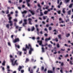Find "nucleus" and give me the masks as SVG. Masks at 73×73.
<instances>
[{"label": "nucleus", "instance_id": "nucleus-33", "mask_svg": "<svg viewBox=\"0 0 73 73\" xmlns=\"http://www.w3.org/2000/svg\"><path fill=\"white\" fill-rule=\"evenodd\" d=\"M72 5H73V4H71L69 5V8H72Z\"/></svg>", "mask_w": 73, "mask_h": 73}, {"label": "nucleus", "instance_id": "nucleus-8", "mask_svg": "<svg viewBox=\"0 0 73 73\" xmlns=\"http://www.w3.org/2000/svg\"><path fill=\"white\" fill-rule=\"evenodd\" d=\"M31 67L29 68L28 70L29 72H30V73H33V70L31 69Z\"/></svg>", "mask_w": 73, "mask_h": 73}, {"label": "nucleus", "instance_id": "nucleus-44", "mask_svg": "<svg viewBox=\"0 0 73 73\" xmlns=\"http://www.w3.org/2000/svg\"><path fill=\"white\" fill-rule=\"evenodd\" d=\"M57 12L58 14H60V13H61V11L60 10L58 11H57Z\"/></svg>", "mask_w": 73, "mask_h": 73}, {"label": "nucleus", "instance_id": "nucleus-16", "mask_svg": "<svg viewBox=\"0 0 73 73\" xmlns=\"http://www.w3.org/2000/svg\"><path fill=\"white\" fill-rule=\"evenodd\" d=\"M52 72H53V73H54V72H55V67H53L52 68Z\"/></svg>", "mask_w": 73, "mask_h": 73}, {"label": "nucleus", "instance_id": "nucleus-29", "mask_svg": "<svg viewBox=\"0 0 73 73\" xmlns=\"http://www.w3.org/2000/svg\"><path fill=\"white\" fill-rule=\"evenodd\" d=\"M5 60H4L2 63V65H3V66H4L5 65Z\"/></svg>", "mask_w": 73, "mask_h": 73}, {"label": "nucleus", "instance_id": "nucleus-19", "mask_svg": "<svg viewBox=\"0 0 73 73\" xmlns=\"http://www.w3.org/2000/svg\"><path fill=\"white\" fill-rule=\"evenodd\" d=\"M47 72L48 73H53V72L51 70H48Z\"/></svg>", "mask_w": 73, "mask_h": 73}, {"label": "nucleus", "instance_id": "nucleus-15", "mask_svg": "<svg viewBox=\"0 0 73 73\" xmlns=\"http://www.w3.org/2000/svg\"><path fill=\"white\" fill-rule=\"evenodd\" d=\"M9 23H10V26H11V27H12V26L13 25V24H12V21H9Z\"/></svg>", "mask_w": 73, "mask_h": 73}, {"label": "nucleus", "instance_id": "nucleus-40", "mask_svg": "<svg viewBox=\"0 0 73 73\" xmlns=\"http://www.w3.org/2000/svg\"><path fill=\"white\" fill-rule=\"evenodd\" d=\"M53 8H50V9H48V11H50V10H53Z\"/></svg>", "mask_w": 73, "mask_h": 73}, {"label": "nucleus", "instance_id": "nucleus-31", "mask_svg": "<svg viewBox=\"0 0 73 73\" xmlns=\"http://www.w3.org/2000/svg\"><path fill=\"white\" fill-rule=\"evenodd\" d=\"M48 46L49 48H52V45L50 44H49Z\"/></svg>", "mask_w": 73, "mask_h": 73}, {"label": "nucleus", "instance_id": "nucleus-53", "mask_svg": "<svg viewBox=\"0 0 73 73\" xmlns=\"http://www.w3.org/2000/svg\"><path fill=\"white\" fill-rule=\"evenodd\" d=\"M61 66H63L64 65V63L63 62H62L61 64Z\"/></svg>", "mask_w": 73, "mask_h": 73}, {"label": "nucleus", "instance_id": "nucleus-28", "mask_svg": "<svg viewBox=\"0 0 73 73\" xmlns=\"http://www.w3.org/2000/svg\"><path fill=\"white\" fill-rule=\"evenodd\" d=\"M27 13V11L26 10H25L23 12H22V13Z\"/></svg>", "mask_w": 73, "mask_h": 73}, {"label": "nucleus", "instance_id": "nucleus-52", "mask_svg": "<svg viewBox=\"0 0 73 73\" xmlns=\"http://www.w3.org/2000/svg\"><path fill=\"white\" fill-rule=\"evenodd\" d=\"M61 50L62 51H65V49H63L62 48L61 49Z\"/></svg>", "mask_w": 73, "mask_h": 73}, {"label": "nucleus", "instance_id": "nucleus-46", "mask_svg": "<svg viewBox=\"0 0 73 73\" xmlns=\"http://www.w3.org/2000/svg\"><path fill=\"white\" fill-rule=\"evenodd\" d=\"M36 13H38L39 12V9H38L36 10Z\"/></svg>", "mask_w": 73, "mask_h": 73}, {"label": "nucleus", "instance_id": "nucleus-23", "mask_svg": "<svg viewBox=\"0 0 73 73\" xmlns=\"http://www.w3.org/2000/svg\"><path fill=\"white\" fill-rule=\"evenodd\" d=\"M15 47H17L18 49H20V46H19V45H17L16 44H15Z\"/></svg>", "mask_w": 73, "mask_h": 73}, {"label": "nucleus", "instance_id": "nucleus-26", "mask_svg": "<svg viewBox=\"0 0 73 73\" xmlns=\"http://www.w3.org/2000/svg\"><path fill=\"white\" fill-rule=\"evenodd\" d=\"M68 14L70 15H71V11L69 10L68 11Z\"/></svg>", "mask_w": 73, "mask_h": 73}, {"label": "nucleus", "instance_id": "nucleus-49", "mask_svg": "<svg viewBox=\"0 0 73 73\" xmlns=\"http://www.w3.org/2000/svg\"><path fill=\"white\" fill-rule=\"evenodd\" d=\"M21 72L22 73H23L24 72V70H21Z\"/></svg>", "mask_w": 73, "mask_h": 73}, {"label": "nucleus", "instance_id": "nucleus-25", "mask_svg": "<svg viewBox=\"0 0 73 73\" xmlns=\"http://www.w3.org/2000/svg\"><path fill=\"white\" fill-rule=\"evenodd\" d=\"M48 11H45L44 12V15H46L47 14V13H48Z\"/></svg>", "mask_w": 73, "mask_h": 73}, {"label": "nucleus", "instance_id": "nucleus-34", "mask_svg": "<svg viewBox=\"0 0 73 73\" xmlns=\"http://www.w3.org/2000/svg\"><path fill=\"white\" fill-rule=\"evenodd\" d=\"M65 1L66 3H69V2L70 0H65Z\"/></svg>", "mask_w": 73, "mask_h": 73}, {"label": "nucleus", "instance_id": "nucleus-39", "mask_svg": "<svg viewBox=\"0 0 73 73\" xmlns=\"http://www.w3.org/2000/svg\"><path fill=\"white\" fill-rule=\"evenodd\" d=\"M40 15L41 16L44 15V14H43V13H42V12H40Z\"/></svg>", "mask_w": 73, "mask_h": 73}, {"label": "nucleus", "instance_id": "nucleus-36", "mask_svg": "<svg viewBox=\"0 0 73 73\" xmlns=\"http://www.w3.org/2000/svg\"><path fill=\"white\" fill-rule=\"evenodd\" d=\"M52 28L51 27H49L48 29L49 31H51L52 30Z\"/></svg>", "mask_w": 73, "mask_h": 73}, {"label": "nucleus", "instance_id": "nucleus-12", "mask_svg": "<svg viewBox=\"0 0 73 73\" xmlns=\"http://www.w3.org/2000/svg\"><path fill=\"white\" fill-rule=\"evenodd\" d=\"M50 40V38L49 37L48 38H46L45 39V41L46 42L48 41V40Z\"/></svg>", "mask_w": 73, "mask_h": 73}, {"label": "nucleus", "instance_id": "nucleus-30", "mask_svg": "<svg viewBox=\"0 0 73 73\" xmlns=\"http://www.w3.org/2000/svg\"><path fill=\"white\" fill-rule=\"evenodd\" d=\"M70 34L68 33V34H66V37H69L70 36Z\"/></svg>", "mask_w": 73, "mask_h": 73}, {"label": "nucleus", "instance_id": "nucleus-11", "mask_svg": "<svg viewBox=\"0 0 73 73\" xmlns=\"http://www.w3.org/2000/svg\"><path fill=\"white\" fill-rule=\"evenodd\" d=\"M29 11L33 15H35V13L33 12V11H31V10H29Z\"/></svg>", "mask_w": 73, "mask_h": 73}, {"label": "nucleus", "instance_id": "nucleus-37", "mask_svg": "<svg viewBox=\"0 0 73 73\" xmlns=\"http://www.w3.org/2000/svg\"><path fill=\"white\" fill-rule=\"evenodd\" d=\"M56 46L57 47V48H60V45H59V44H57L56 45Z\"/></svg>", "mask_w": 73, "mask_h": 73}, {"label": "nucleus", "instance_id": "nucleus-17", "mask_svg": "<svg viewBox=\"0 0 73 73\" xmlns=\"http://www.w3.org/2000/svg\"><path fill=\"white\" fill-rule=\"evenodd\" d=\"M29 61V59L28 58H27L25 62L27 63V62H28Z\"/></svg>", "mask_w": 73, "mask_h": 73}, {"label": "nucleus", "instance_id": "nucleus-9", "mask_svg": "<svg viewBox=\"0 0 73 73\" xmlns=\"http://www.w3.org/2000/svg\"><path fill=\"white\" fill-rule=\"evenodd\" d=\"M53 32H55L54 33V35H57V33H58V31H56V29H54L53 31Z\"/></svg>", "mask_w": 73, "mask_h": 73}, {"label": "nucleus", "instance_id": "nucleus-1", "mask_svg": "<svg viewBox=\"0 0 73 73\" xmlns=\"http://www.w3.org/2000/svg\"><path fill=\"white\" fill-rule=\"evenodd\" d=\"M27 49H30V50L29 51V53L30 54H31L32 52L33 51V49L32 48V46H31V44H28V46L27 44H26L25 46V48H23V51H24V54H26L27 53Z\"/></svg>", "mask_w": 73, "mask_h": 73}, {"label": "nucleus", "instance_id": "nucleus-57", "mask_svg": "<svg viewBox=\"0 0 73 73\" xmlns=\"http://www.w3.org/2000/svg\"><path fill=\"white\" fill-rule=\"evenodd\" d=\"M44 31H48V30L47 29L45 28L44 29Z\"/></svg>", "mask_w": 73, "mask_h": 73}, {"label": "nucleus", "instance_id": "nucleus-55", "mask_svg": "<svg viewBox=\"0 0 73 73\" xmlns=\"http://www.w3.org/2000/svg\"><path fill=\"white\" fill-rule=\"evenodd\" d=\"M32 39H33V40H35V37H33L31 38Z\"/></svg>", "mask_w": 73, "mask_h": 73}, {"label": "nucleus", "instance_id": "nucleus-13", "mask_svg": "<svg viewBox=\"0 0 73 73\" xmlns=\"http://www.w3.org/2000/svg\"><path fill=\"white\" fill-rule=\"evenodd\" d=\"M9 66H7V71L8 72H11V70L9 69L10 68Z\"/></svg>", "mask_w": 73, "mask_h": 73}, {"label": "nucleus", "instance_id": "nucleus-59", "mask_svg": "<svg viewBox=\"0 0 73 73\" xmlns=\"http://www.w3.org/2000/svg\"><path fill=\"white\" fill-rule=\"evenodd\" d=\"M31 14L28 15V17H31Z\"/></svg>", "mask_w": 73, "mask_h": 73}, {"label": "nucleus", "instance_id": "nucleus-58", "mask_svg": "<svg viewBox=\"0 0 73 73\" xmlns=\"http://www.w3.org/2000/svg\"><path fill=\"white\" fill-rule=\"evenodd\" d=\"M49 18H48L47 19V20L46 21L47 23H48V22H49Z\"/></svg>", "mask_w": 73, "mask_h": 73}, {"label": "nucleus", "instance_id": "nucleus-61", "mask_svg": "<svg viewBox=\"0 0 73 73\" xmlns=\"http://www.w3.org/2000/svg\"><path fill=\"white\" fill-rule=\"evenodd\" d=\"M43 18L44 20H45V19H46V18L44 16H43Z\"/></svg>", "mask_w": 73, "mask_h": 73}, {"label": "nucleus", "instance_id": "nucleus-35", "mask_svg": "<svg viewBox=\"0 0 73 73\" xmlns=\"http://www.w3.org/2000/svg\"><path fill=\"white\" fill-rule=\"evenodd\" d=\"M44 69V66H42L41 68V70H43Z\"/></svg>", "mask_w": 73, "mask_h": 73}, {"label": "nucleus", "instance_id": "nucleus-21", "mask_svg": "<svg viewBox=\"0 0 73 73\" xmlns=\"http://www.w3.org/2000/svg\"><path fill=\"white\" fill-rule=\"evenodd\" d=\"M53 51H56V48L55 47L53 50H52V52H53Z\"/></svg>", "mask_w": 73, "mask_h": 73}, {"label": "nucleus", "instance_id": "nucleus-10", "mask_svg": "<svg viewBox=\"0 0 73 73\" xmlns=\"http://www.w3.org/2000/svg\"><path fill=\"white\" fill-rule=\"evenodd\" d=\"M72 59H73V58H72V57H71L70 58V60H70V64H71V65H73V63H72Z\"/></svg>", "mask_w": 73, "mask_h": 73}, {"label": "nucleus", "instance_id": "nucleus-18", "mask_svg": "<svg viewBox=\"0 0 73 73\" xmlns=\"http://www.w3.org/2000/svg\"><path fill=\"white\" fill-rule=\"evenodd\" d=\"M35 29V27H34V26H33L31 29V31L32 32Z\"/></svg>", "mask_w": 73, "mask_h": 73}, {"label": "nucleus", "instance_id": "nucleus-50", "mask_svg": "<svg viewBox=\"0 0 73 73\" xmlns=\"http://www.w3.org/2000/svg\"><path fill=\"white\" fill-rule=\"evenodd\" d=\"M38 71H39V68H38V69L36 71V73H38Z\"/></svg>", "mask_w": 73, "mask_h": 73}, {"label": "nucleus", "instance_id": "nucleus-47", "mask_svg": "<svg viewBox=\"0 0 73 73\" xmlns=\"http://www.w3.org/2000/svg\"><path fill=\"white\" fill-rule=\"evenodd\" d=\"M62 12L63 13H65V11L64 9H63Z\"/></svg>", "mask_w": 73, "mask_h": 73}, {"label": "nucleus", "instance_id": "nucleus-5", "mask_svg": "<svg viewBox=\"0 0 73 73\" xmlns=\"http://www.w3.org/2000/svg\"><path fill=\"white\" fill-rule=\"evenodd\" d=\"M28 20V21H29V24H30V25H32V22H31L32 20V19L31 18H29Z\"/></svg>", "mask_w": 73, "mask_h": 73}, {"label": "nucleus", "instance_id": "nucleus-45", "mask_svg": "<svg viewBox=\"0 0 73 73\" xmlns=\"http://www.w3.org/2000/svg\"><path fill=\"white\" fill-rule=\"evenodd\" d=\"M38 7H39V8H41V6H40V4H38Z\"/></svg>", "mask_w": 73, "mask_h": 73}, {"label": "nucleus", "instance_id": "nucleus-60", "mask_svg": "<svg viewBox=\"0 0 73 73\" xmlns=\"http://www.w3.org/2000/svg\"><path fill=\"white\" fill-rule=\"evenodd\" d=\"M36 31L37 32H39V29H38V28H36Z\"/></svg>", "mask_w": 73, "mask_h": 73}, {"label": "nucleus", "instance_id": "nucleus-62", "mask_svg": "<svg viewBox=\"0 0 73 73\" xmlns=\"http://www.w3.org/2000/svg\"><path fill=\"white\" fill-rule=\"evenodd\" d=\"M60 71L61 73H63V71H62V70H61Z\"/></svg>", "mask_w": 73, "mask_h": 73}, {"label": "nucleus", "instance_id": "nucleus-42", "mask_svg": "<svg viewBox=\"0 0 73 73\" xmlns=\"http://www.w3.org/2000/svg\"><path fill=\"white\" fill-rule=\"evenodd\" d=\"M18 53H19V54L20 55V56H21V54L22 53V52H21L18 51Z\"/></svg>", "mask_w": 73, "mask_h": 73}, {"label": "nucleus", "instance_id": "nucleus-51", "mask_svg": "<svg viewBox=\"0 0 73 73\" xmlns=\"http://www.w3.org/2000/svg\"><path fill=\"white\" fill-rule=\"evenodd\" d=\"M13 20H14V21H16V22L17 21V19H14Z\"/></svg>", "mask_w": 73, "mask_h": 73}, {"label": "nucleus", "instance_id": "nucleus-14", "mask_svg": "<svg viewBox=\"0 0 73 73\" xmlns=\"http://www.w3.org/2000/svg\"><path fill=\"white\" fill-rule=\"evenodd\" d=\"M22 69V67L21 66H19V68H18V70L19 72L20 71V70Z\"/></svg>", "mask_w": 73, "mask_h": 73}, {"label": "nucleus", "instance_id": "nucleus-63", "mask_svg": "<svg viewBox=\"0 0 73 73\" xmlns=\"http://www.w3.org/2000/svg\"><path fill=\"white\" fill-rule=\"evenodd\" d=\"M23 1V0H19V3H21Z\"/></svg>", "mask_w": 73, "mask_h": 73}, {"label": "nucleus", "instance_id": "nucleus-3", "mask_svg": "<svg viewBox=\"0 0 73 73\" xmlns=\"http://www.w3.org/2000/svg\"><path fill=\"white\" fill-rule=\"evenodd\" d=\"M19 41L20 40H19V38H16L13 41L14 43H15L16 42H19Z\"/></svg>", "mask_w": 73, "mask_h": 73}, {"label": "nucleus", "instance_id": "nucleus-22", "mask_svg": "<svg viewBox=\"0 0 73 73\" xmlns=\"http://www.w3.org/2000/svg\"><path fill=\"white\" fill-rule=\"evenodd\" d=\"M44 7H46L45 8V9H48V8H49V6H46V5H44Z\"/></svg>", "mask_w": 73, "mask_h": 73}, {"label": "nucleus", "instance_id": "nucleus-43", "mask_svg": "<svg viewBox=\"0 0 73 73\" xmlns=\"http://www.w3.org/2000/svg\"><path fill=\"white\" fill-rule=\"evenodd\" d=\"M60 27H63V26H64V27H65V25H60Z\"/></svg>", "mask_w": 73, "mask_h": 73}, {"label": "nucleus", "instance_id": "nucleus-41", "mask_svg": "<svg viewBox=\"0 0 73 73\" xmlns=\"http://www.w3.org/2000/svg\"><path fill=\"white\" fill-rule=\"evenodd\" d=\"M55 41L56 42H58V39L57 38H56Z\"/></svg>", "mask_w": 73, "mask_h": 73}, {"label": "nucleus", "instance_id": "nucleus-2", "mask_svg": "<svg viewBox=\"0 0 73 73\" xmlns=\"http://www.w3.org/2000/svg\"><path fill=\"white\" fill-rule=\"evenodd\" d=\"M10 58H11L10 59V60L12 62V64L13 66H15V64L16 65H18V63H17V60H16L14 62V63H13V61H15V59L13 58V56L12 55H10Z\"/></svg>", "mask_w": 73, "mask_h": 73}, {"label": "nucleus", "instance_id": "nucleus-6", "mask_svg": "<svg viewBox=\"0 0 73 73\" xmlns=\"http://www.w3.org/2000/svg\"><path fill=\"white\" fill-rule=\"evenodd\" d=\"M38 43H39V45H41L42 44V40H38L37 41Z\"/></svg>", "mask_w": 73, "mask_h": 73}, {"label": "nucleus", "instance_id": "nucleus-48", "mask_svg": "<svg viewBox=\"0 0 73 73\" xmlns=\"http://www.w3.org/2000/svg\"><path fill=\"white\" fill-rule=\"evenodd\" d=\"M69 56V55L68 54H67L66 56H65V57H68Z\"/></svg>", "mask_w": 73, "mask_h": 73}, {"label": "nucleus", "instance_id": "nucleus-38", "mask_svg": "<svg viewBox=\"0 0 73 73\" xmlns=\"http://www.w3.org/2000/svg\"><path fill=\"white\" fill-rule=\"evenodd\" d=\"M42 52H44L45 51H44V47H42Z\"/></svg>", "mask_w": 73, "mask_h": 73}, {"label": "nucleus", "instance_id": "nucleus-20", "mask_svg": "<svg viewBox=\"0 0 73 73\" xmlns=\"http://www.w3.org/2000/svg\"><path fill=\"white\" fill-rule=\"evenodd\" d=\"M58 36L59 39H61V35H58Z\"/></svg>", "mask_w": 73, "mask_h": 73}, {"label": "nucleus", "instance_id": "nucleus-54", "mask_svg": "<svg viewBox=\"0 0 73 73\" xmlns=\"http://www.w3.org/2000/svg\"><path fill=\"white\" fill-rule=\"evenodd\" d=\"M64 46H67V47H68V45H67L66 44H64Z\"/></svg>", "mask_w": 73, "mask_h": 73}, {"label": "nucleus", "instance_id": "nucleus-4", "mask_svg": "<svg viewBox=\"0 0 73 73\" xmlns=\"http://www.w3.org/2000/svg\"><path fill=\"white\" fill-rule=\"evenodd\" d=\"M27 19H25L24 20V23L23 24V27H25V25H26V24H27Z\"/></svg>", "mask_w": 73, "mask_h": 73}, {"label": "nucleus", "instance_id": "nucleus-64", "mask_svg": "<svg viewBox=\"0 0 73 73\" xmlns=\"http://www.w3.org/2000/svg\"><path fill=\"white\" fill-rule=\"evenodd\" d=\"M44 36H48V34H45Z\"/></svg>", "mask_w": 73, "mask_h": 73}, {"label": "nucleus", "instance_id": "nucleus-56", "mask_svg": "<svg viewBox=\"0 0 73 73\" xmlns=\"http://www.w3.org/2000/svg\"><path fill=\"white\" fill-rule=\"evenodd\" d=\"M23 23V21L21 20L19 22V24H21Z\"/></svg>", "mask_w": 73, "mask_h": 73}, {"label": "nucleus", "instance_id": "nucleus-32", "mask_svg": "<svg viewBox=\"0 0 73 73\" xmlns=\"http://www.w3.org/2000/svg\"><path fill=\"white\" fill-rule=\"evenodd\" d=\"M6 14H8L9 13V10H7L6 11Z\"/></svg>", "mask_w": 73, "mask_h": 73}, {"label": "nucleus", "instance_id": "nucleus-27", "mask_svg": "<svg viewBox=\"0 0 73 73\" xmlns=\"http://www.w3.org/2000/svg\"><path fill=\"white\" fill-rule=\"evenodd\" d=\"M12 19V17H9V21H11V19Z\"/></svg>", "mask_w": 73, "mask_h": 73}, {"label": "nucleus", "instance_id": "nucleus-24", "mask_svg": "<svg viewBox=\"0 0 73 73\" xmlns=\"http://www.w3.org/2000/svg\"><path fill=\"white\" fill-rule=\"evenodd\" d=\"M6 27L8 29H9V24H7L6 25Z\"/></svg>", "mask_w": 73, "mask_h": 73}, {"label": "nucleus", "instance_id": "nucleus-7", "mask_svg": "<svg viewBox=\"0 0 73 73\" xmlns=\"http://www.w3.org/2000/svg\"><path fill=\"white\" fill-rule=\"evenodd\" d=\"M26 1L27 2V5L28 7H30V4H29V2H30V0H26Z\"/></svg>", "mask_w": 73, "mask_h": 73}]
</instances>
